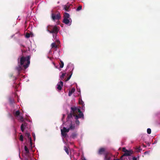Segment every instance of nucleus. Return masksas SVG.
I'll return each mask as SVG.
<instances>
[{
  "mask_svg": "<svg viewBox=\"0 0 160 160\" xmlns=\"http://www.w3.org/2000/svg\"><path fill=\"white\" fill-rule=\"evenodd\" d=\"M65 115L64 114H63V117L62 119V120L65 118Z\"/></svg>",
  "mask_w": 160,
  "mask_h": 160,
  "instance_id": "obj_37",
  "label": "nucleus"
},
{
  "mask_svg": "<svg viewBox=\"0 0 160 160\" xmlns=\"http://www.w3.org/2000/svg\"><path fill=\"white\" fill-rule=\"evenodd\" d=\"M47 31L50 33L57 34L58 32L59 29L56 25H49L47 27Z\"/></svg>",
  "mask_w": 160,
  "mask_h": 160,
  "instance_id": "obj_3",
  "label": "nucleus"
},
{
  "mask_svg": "<svg viewBox=\"0 0 160 160\" xmlns=\"http://www.w3.org/2000/svg\"><path fill=\"white\" fill-rule=\"evenodd\" d=\"M64 9L66 11H69L70 10V6L68 5H65L64 6Z\"/></svg>",
  "mask_w": 160,
  "mask_h": 160,
  "instance_id": "obj_12",
  "label": "nucleus"
},
{
  "mask_svg": "<svg viewBox=\"0 0 160 160\" xmlns=\"http://www.w3.org/2000/svg\"><path fill=\"white\" fill-rule=\"evenodd\" d=\"M63 22L66 24L70 25L71 24L72 20L70 18L64 19L63 20Z\"/></svg>",
  "mask_w": 160,
  "mask_h": 160,
  "instance_id": "obj_7",
  "label": "nucleus"
},
{
  "mask_svg": "<svg viewBox=\"0 0 160 160\" xmlns=\"http://www.w3.org/2000/svg\"><path fill=\"white\" fill-rule=\"evenodd\" d=\"M72 109H71L70 113L68 114V115L67 118H68V119L71 118L72 117V116H73V113L72 112Z\"/></svg>",
  "mask_w": 160,
  "mask_h": 160,
  "instance_id": "obj_23",
  "label": "nucleus"
},
{
  "mask_svg": "<svg viewBox=\"0 0 160 160\" xmlns=\"http://www.w3.org/2000/svg\"><path fill=\"white\" fill-rule=\"evenodd\" d=\"M32 135L33 137L34 138V140H35V133H33V132H32Z\"/></svg>",
  "mask_w": 160,
  "mask_h": 160,
  "instance_id": "obj_33",
  "label": "nucleus"
},
{
  "mask_svg": "<svg viewBox=\"0 0 160 160\" xmlns=\"http://www.w3.org/2000/svg\"><path fill=\"white\" fill-rule=\"evenodd\" d=\"M105 151V149L104 148H100L98 151V154L100 155L102 154Z\"/></svg>",
  "mask_w": 160,
  "mask_h": 160,
  "instance_id": "obj_10",
  "label": "nucleus"
},
{
  "mask_svg": "<svg viewBox=\"0 0 160 160\" xmlns=\"http://www.w3.org/2000/svg\"><path fill=\"white\" fill-rule=\"evenodd\" d=\"M79 104L82 105V108H83L84 107V103L83 102L82 100L81 99H79Z\"/></svg>",
  "mask_w": 160,
  "mask_h": 160,
  "instance_id": "obj_17",
  "label": "nucleus"
},
{
  "mask_svg": "<svg viewBox=\"0 0 160 160\" xmlns=\"http://www.w3.org/2000/svg\"><path fill=\"white\" fill-rule=\"evenodd\" d=\"M60 68H62L64 66V63L61 60H60Z\"/></svg>",
  "mask_w": 160,
  "mask_h": 160,
  "instance_id": "obj_26",
  "label": "nucleus"
},
{
  "mask_svg": "<svg viewBox=\"0 0 160 160\" xmlns=\"http://www.w3.org/2000/svg\"><path fill=\"white\" fill-rule=\"evenodd\" d=\"M51 18L53 21L59 20L61 18L60 13L58 12L52 13Z\"/></svg>",
  "mask_w": 160,
  "mask_h": 160,
  "instance_id": "obj_4",
  "label": "nucleus"
},
{
  "mask_svg": "<svg viewBox=\"0 0 160 160\" xmlns=\"http://www.w3.org/2000/svg\"><path fill=\"white\" fill-rule=\"evenodd\" d=\"M56 35L57 34H54L53 33V38L54 39H55L56 38Z\"/></svg>",
  "mask_w": 160,
  "mask_h": 160,
  "instance_id": "obj_34",
  "label": "nucleus"
},
{
  "mask_svg": "<svg viewBox=\"0 0 160 160\" xmlns=\"http://www.w3.org/2000/svg\"><path fill=\"white\" fill-rule=\"evenodd\" d=\"M27 123L26 122H24L23 123H22L21 126V128L22 132H23L24 130V127H25L27 125Z\"/></svg>",
  "mask_w": 160,
  "mask_h": 160,
  "instance_id": "obj_11",
  "label": "nucleus"
},
{
  "mask_svg": "<svg viewBox=\"0 0 160 160\" xmlns=\"http://www.w3.org/2000/svg\"><path fill=\"white\" fill-rule=\"evenodd\" d=\"M75 89L74 88H73L71 90H70L68 93V96H70L75 91Z\"/></svg>",
  "mask_w": 160,
  "mask_h": 160,
  "instance_id": "obj_13",
  "label": "nucleus"
},
{
  "mask_svg": "<svg viewBox=\"0 0 160 160\" xmlns=\"http://www.w3.org/2000/svg\"><path fill=\"white\" fill-rule=\"evenodd\" d=\"M25 135L28 138L29 140L30 141L31 144V145L32 144V140L31 138V137H30V134H29V133L27 132V133H26Z\"/></svg>",
  "mask_w": 160,
  "mask_h": 160,
  "instance_id": "obj_14",
  "label": "nucleus"
},
{
  "mask_svg": "<svg viewBox=\"0 0 160 160\" xmlns=\"http://www.w3.org/2000/svg\"><path fill=\"white\" fill-rule=\"evenodd\" d=\"M20 112L18 110L16 111L14 113V115L16 117H18L20 115Z\"/></svg>",
  "mask_w": 160,
  "mask_h": 160,
  "instance_id": "obj_22",
  "label": "nucleus"
},
{
  "mask_svg": "<svg viewBox=\"0 0 160 160\" xmlns=\"http://www.w3.org/2000/svg\"><path fill=\"white\" fill-rule=\"evenodd\" d=\"M72 71H70L69 73L68 74V75H69V76H68V77L67 78V79L66 80V81H68L70 78L71 76H72Z\"/></svg>",
  "mask_w": 160,
  "mask_h": 160,
  "instance_id": "obj_19",
  "label": "nucleus"
},
{
  "mask_svg": "<svg viewBox=\"0 0 160 160\" xmlns=\"http://www.w3.org/2000/svg\"><path fill=\"white\" fill-rule=\"evenodd\" d=\"M78 134L76 132H74L72 133L71 137L72 138L74 139L77 138Z\"/></svg>",
  "mask_w": 160,
  "mask_h": 160,
  "instance_id": "obj_15",
  "label": "nucleus"
},
{
  "mask_svg": "<svg viewBox=\"0 0 160 160\" xmlns=\"http://www.w3.org/2000/svg\"><path fill=\"white\" fill-rule=\"evenodd\" d=\"M72 71H70L69 73L68 74V75H69V76H68V77L67 78V79L66 80V81H68L70 78L71 76H72Z\"/></svg>",
  "mask_w": 160,
  "mask_h": 160,
  "instance_id": "obj_18",
  "label": "nucleus"
},
{
  "mask_svg": "<svg viewBox=\"0 0 160 160\" xmlns=\"http://www.w3.org/2000/svg\"><path fill=\"white\" fill-rule=\"evenodd\" d=\"M24 149L26 153L28 154L29 153V150L26 146H24Z\"/></svg>",
  "mask_w": 160,
  "mask_h": 160,
  "instance_id": "obj_25",
  "label": "nucleus"
},
{
  "mask_svg": "<svg viewBox=\"0 0 160 160\" xmlns=\"http://www.w3.org/2000/svg\"><path fill=\"white\" fill-rule=\"evenodd\" d=\"M70 129L69 128H68V129H67L66 128V132H69V130H70Z\"/></svg>",
  "mask_w": 160,
  "mask_h": 160,
  "instance_id": "obj_35",
  "label": "nucleus"
},
{
  "mask_svg": "<svg viewBox=\"0 0 160 160\" xmlns=\"http://www.w3.org/2000/svg\"><path fill=\"white\" fill-rule=\"evenodd\" d=\"M30 56H28L25 57L23 56L18 58V66L15 68V69L18 71V74L22 70L27 68L30 63Z\"/></svg>",
  "mask_w": 160,
  "mask_h": 160,
  "instance_id": "obj_1",
  "label": "nucleus"
},
{
  "mask_svg": "<svg viewBox=\"0 0 160 160\" xmlns=\"http://www.w3.org/2000/svg\"><path fill=\"white\" fill-rule=\"evenodd\" d=\"M82 6H79L78 8H77L76 10L77 11H79L82 9Z\"/></svg>",
  "mask_w": 160,
  "mask_h": 160,
  "instance_id": "obj_29",
  "label": "nucleus"
},
{
  "mask_svg": "<svg viewBox=\"0 0 160 160\" xmlns=\"http://www.w3.org/2000/svg\"><path fill=\"white\" fill-rule=\"evenodd\" d=\"M69 128L70 129L73 130L75 129V127L74 125H72V123H71L70 125Z\"/></svg>",
  "mask_w": 160,
  "mask_h": 160,
  "instance_id": "obj_24",
  "label": "nucleus"
},
{
  "mask_svg": "<svg viewBox=\"0 0 160 160\" xmlns=\"http://www.w3.org/2000/svg\"><path fill=\"white\" fill-rule=\"evenodd\" d=\"M69 19L70 15L67 12L64 13V19Z\"/></svg>",
  "mask_w": 160,
  "mask_h": 160,
  "instance_id": "obj_16",
  "label": "nucleus"
},
{
  "mask_svg": "<svg viewBox=\"0 0 160 160\" xmlns=\"http://www.w3.org/2000/svg\"><path fill=\"white\" fill-rule=\"evenodd\" d=\"M64 149L66 153L68 155L69 154V152L68 148L66 146H65L64 147Z\"/></svg>",
  "mask_w": 160,
  "mask_h": 160,
  "instance_id": "obj_21",
  "label": "nucleus"
},
{
  "mask_svg": "<svg viewBox=\"0 0 160 160\" xmlns=\"http://www.w3.org/2000/svg\"><path fill=\"white\" fill-rule=\"evenodd\" d=\"M122 151L124 152V153L122 156V157L124 156H130L132 153V152L131 150H128L125 148H123Z\"/></svg>",
  "mask_w": 160,
  "mask_h": 160,
  "instance_id": "obj_5",
  "label": "nucleus"
},
{
  "mask_svg": "<svg viewBox=\"0 0 160 160\" xmlns=\"http://www.w3.org/2000/svg\"><path fill=\"white\" fill-rule=\"evenodd\" d=\"M147 132L148 134H150L151 132V129L148 128L147 130Z\"/></svg>",
  "mask_w": 160,
  "mask_h": 160,
  "instance_id": "obj_28",
  "label": "nucleus"
},
{
  "mask_svg": "<svg viewBox=\"0 0 160 160\" xmlns=\"http://www.w3.org/2000/svg\"><path fill=\"white\" fill-rule=\"evenodd\" d=\"M66 73H63L62 74V75L60 76V78L61 80H63L64 78V77L66 75Z\"/></svg>",
  "mask_w": 160,
  "mask_h": 160,
  "instance_id": "obj_27",
  "label": "nucleus"
},
{
  "mask_svg": "<svg viewBox=\"0 0 160 160\" xmlns=\"http://www.w3.org/2000/svg\"><path fill=\"white\" fill-rule=\"evenodd\" d=\"M19 139L20 141H23V137L22 135H20Z\"/></svg>",
  "mask_w": 160,
  "mask_h": 160,
  "instance_id": "obj_31",
  "label": "nucleus"
},
{
  "mask_svg": "<svg viewBox=\"0 0 160 160\" xmlns=\"http://www.w3.org/2000/svg\"><path fill=\"white\" fill-rule=\"evenodd\" d=\"M19 120L20 121H21L22 122H23V117H22V116H20V117Z\"/></svg>",
  "mask_w": 160,
  "mask_h": 160,
  "instance_id": "obj_32",
  "label": "nucleus"
},
{
  "mask_svg": "<svg viewBox=\"0 0 160 160\" xmlns=\"http://www.w3.org/2000/svg\"><path fill=\"white\" fill-rule=\"evenodd\" d=\"M71 108L72 109V112L73 113V116L75 117V119L76 120L75 123L77 125H79L80 122L78 119L81 118L83 119L84 115L80 109L78 108L75 107H72Z\"/></svg>",
  "mask_w": 160,
  "mask_h": 160,
  "instance_id": "obj_2",
  "label": "nucleus"
},
{
  "mask_svg": "<svg viewBox=\"0 0 160 160\" xmlns=\"http://www.w3.org/2000/svg\"><path fill=\"white\" fill-rule=\"evenodd\" d=\"M111 155L108 153H106L105 155V160H110Z\"/></svg>",
  "mask_w": 160,
  "mask_h": 160,
  "instance_id": "obj_9",
  "label": "nucleus"
},
{
  "mask_svg": "<svg viewBox=\"0 0 160 160\" xmlns=\"http://www.w3.org/2000/svg\"><path fill=\"white\" fill-rule=\"evenodd\" d=\"M57 85V88L59 90H61L63 86V82L62 81H60L58 82Z\"/></svg>",
  "mask_w": 160,
  "mask_h": 160,
  "instance_id": "obj_8",
  "label": "nucleus"
},
{
  "mask_svg": "<svg viewBox=\"0 0 160 160\" xmlns=\"http://www.w3.org/2000/svg\"><path fill=\"white\" fill-rule=\"evenodd\" d=\"M30 36V34L29 33H27L26 34V37L28 38Z\"/></svg>",
  "mask_w": 160,
  "mask_h": 160,
  "instance_id": "obj_30",
  "label": "nucleus"
},
{
  "mask_svg": "<svg viewBox=\"0 0 160 160\" xmlns=\"http://www.w3.org/2000/svg\"><path fill=\"white\" fill-rule=\"evenodd\" d=\"M132 160H137V159L136 157H134L132 158Z\"/></svg>",
  "mask_w": 160,
  "mask_h": 160,
  "instance_id": "obj_36",
  "label": "nucleus"
},
{
  "mask_svg": "<svg viewBox=\"0 0 160 160\" xmlns=\"http://www.w3.org/2000/svg\"><path fill=\"white\" fill-rule=\"evenodd\" d=\"M83 160H86L84 158V159Z\"/></svg>",
  "mask_w": 160,
  "mask_h": 160,
  "instance_id": "obj_38",
  "label": "nucleus"
},
{
  "mask_svg": "<svg viewBox=\"0 0 160 160\" xmlns=\"http://www.w3.org/2000/svg\"><path fill=\"white\" fill-rule=\"evenodd\" d=\"M51 46L52 48H57L58 46L56 45L55 42H53L51 45Z\"/></svg>",
  "mask_w": 160,
  "mask_h": 160,
  "instance_id": "obj_20",
  "label": "nucleus"
},
{
  "mask_svg": "<svg viewBox=\"0 0 160 160\" xmlns=\"http://www.w3.org/2000/svg\"><path fill=\"white\" fill-rule=\"evenodd\" d=\"M61 132L62 136L64 138H66L68 136L67 134L66 133V128L65 127H63L62 129H61Z\"/></svg>",
  "mask_w": 160,
  "mask_h": 160,
  "instance_id": "obj_6",
  "label": "nucleus"
}]
</instances>
